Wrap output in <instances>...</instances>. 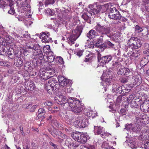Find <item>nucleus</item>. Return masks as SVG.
Returning <instances> with one entry per match:
<instances>
[{
	"label": "nucleus",
	"instance_id": "1",
	"mask_svg": "<svg viewBox=\"0 0 149 149\" xmlns=\"http://www.w3.org/2000/svg\"><path fill=\"white\" fill-rule=\"evenodd\" d=\"M25 44L26 48L31 49L33 56L40 60L43 59V54L38 45L33 44L31 42H26Z\"/></svg>",
	"mask_w": 149,
	"mask_h": 149
},
{
	"label": "nucleus",
	"instance_id": "2",
	"mask_svg": "<svg viewBox=\"0 0 149 149\" xmlns=\"http://www.w3.org/2000/svg\"><path fill=\"white\" fill-rule=\"evenodd\" d=\"M58 81L60 83V86L61 88L62 87H64L65 90L63 89L62 91V93H64L65 96V94L67 93H70L72 92V88L68 86L69 83H71V80L65 78L64 77L62 76H59L58 77Z\"/></svg>",
	"mask_w": 149,
	"mask_h": 149
},
{
	"label": "nucleus",
	"instance_id": "3",
	"mask_svg": "<svg viewBox=\"0 0 149 149\" xmlns=\"http://www.w3.org/2000/svg\"><path fill=\"white\" fill-rule=\"evenodd\" d=\"M82 32V28L80 26H78L75 29L72 30L70 36L67 38V42L71 45L74 43V41L80 35Z\"/></svg>",
	"mask_w": 149,
	"mask_h": 149
},
{
	"label": "nucleus",
	"instance_id": "4",
	"mask_svg": "<svg viewBox=\"0 0 149 149\" xmlns=\"http://www.w3.org/2000/svg\"><path fill=\"white\" fill-rule=\"evenodd\" d=\"M71 136L75 141L81 143H84L87 140V136L79 132H75L71 134Z\"/></svg>",
	"mask_w": 149,
	"mask_h": 149
},
{
	"label": "nucleus",
	"instance_id": "5",
	"mask_svg": "<svg viewBox=\"0 0 149 149\" xmlns=\"http://www.w3.org/2000/svg\"><path fill=\"white\" fill-rule=\"evenodd\" d=\"M127 44L131 49H138L141 47L142 43L137 37H132L128 40Z\"/></svg>",
	"mask_w": 149,
	"mask_h": 149
},
{
	"label": "nucleus",
	"instance_id": "6",
	"mask_svg": "<svg viewBox=\"0 0 149 149\" xmlns=\"http://www.w3.org/2000/svg\"><path fill=\"white\" fill-rule=\"evenodd\" d=\"M96 31L102 35H106L109 38H111V36L110 34L111 32L110 28L106 26H102L99 23H97L95 27Z\"/></svg>",
	"mask_w": 149,
	"mask_h": 149
},
{
	"label": "nucleus",
	"instance_id": "7",
	"mask_svg": "<svg viewBox=\"0 0 149 149\" xmlns=\"http://www.w3.org/2000/svg\"><path fill=\"white\" fill-rule=\"evenodd\" d=\"M111 72L109 70H108L105 72L104 71L102 76L101 77L102 79L103 82L104 86H105V84L107 85H109L111 82L112 78H110Z\"/></svg>",
	"mask_w": 149,
	"mask_h": 149
},
{
	"label": "nucleus",
	"instance_id": "8",
	"mask_svg": "<svg viewBox=\"0 0 149 149\" xmlns=\"http://www.w3.org/2000/svg\"><path fill=\"white\" fill-rule=\"evenodd\" d=\"M101 9V7L100 6H97L96 4H94L93 5H90L87 10L88 12L92 16L99 13L100 12Z\"/></svg>",
	"mask_w": 149,
	"mask_h": 149
},
{
	"label": "nucleus",
	"instance_id": "9",
	"mask_svg": "<svg viewBox=\"0 0 149 149\" xmlns=\"http://www.w3.org/2000/svg\"><path fill=\"white\" fill-rule=\"evenodd\" d=\"M97 55L98 61L102 64V65L108 63L111 60L112 57L110 55L102 56L100 52H97Z\"/></svg>",
	"mask_w": 149,
	"mask_h": 149
},
{
	"label": "nucleus",
	"instance_id": "10",
	"mask_svg": "<svg viewBox=\"0 0 149 149\" xmlns=\"http://www.w3.org/2000/svg\"><path fill=\"white\" fill-rule=\"evenodd\" d=\"M68 102L65 104V105H68L69 109L72 111L73 108H74L75 106L78 105L80 102L79 100L74 97H70L68 100Z\"/></svg>",
	"mask_w": 149,
	"mask_h": 149
},
{
	"label": "nucleus",
	"instance_id": "11",
	"mask_svg": "<svg viewBox=\"0 0 149 149\" xmlns=\"http://www.w3.org/2000/svg\"><path fill=\"white\" fill-rule=\"evenodd\" d=\"M64 94V93H62L61 92L59 94V99H58L56 97L54 98L55 102L62 106H65V104L68 102L67 99H66V97L65 96Z\"/></svg>",
	"mask_w": 149,
	"mask_h": 149
},
{
	"label": "nucleus",
	"instance_id": "12",
	"mask_svg": "<svg viewBox=\"0 0 149 149\" xmlns=\"http://www.w3.org/2000/svg\"><path fill=\"white\" fill-rule=\"evenodd\" d=\"M110 11V13H109V17L110 19H120L121 18V15L115 7L111 9Z\"/></svg>",
	"mask_w": 149,
	"mask_h": 149
},
{
	"label": "nucleus",
	"instance_id": "13",
	"mask_svg": "<svg viewBox=\"0 0 149 149\" xmlns=\"http://www.w3.org/2000/svg\"><path fill=\"white\" fill-rule=\"evenodd\" d=\"M55 73V70L50 69L48 72H45V71H42L40 72V76L41 79L46 80L51 77L50 75L53 74Z\"/></svg>",
	"mask_w": 149,
	"mask_h": 149
},
{
	"label": "nucleus",
	"instance_id": "14",
	"mask_svg": "<svg viewBox=\"0 0 149 149\" xmlns=\"http://www.w3.org/2000/svg\"><path fill=\"white\" fill-rule=\"evenodd\" d=\"M142 97L141 98L139 102L140 104V107L141 110L143 112H146L149 111V104L148 102H146L145 100L142 99Z\"/></svg>",
	"mask_w": 149,
	"mask_h": 149
},
{
	"label": "nucleus",
	"instance_id": "15",
	"mask_svg": "<svg viewBox=\"0 0 149 149\" xmlns=\"http://www.w3.org/2000/svg\"><path fill=\"white\" fill-rule=\"evenodd\" d=\"M49 32L47 33L45 32H42L40 38L41 39L42 42L48 43L51 41V38H49Z\"/></svg>",
	"mask_w": 149,
	"mask_h": 149
},
{
	"label": "nucleus",
	"instance_id": "16",
	"mask_svg": "<svg viewBox=\"0 0 149 149\" xmlns=\"http://www.w3.org/2000/svg\"><path fill=\"white\" fill-rule=\"evenodd\" d=\"M57 83V82L56 81L53 79H50L49 80L48 82L45 85V87L47 90H49L50 88H53L56 85Z\"/></svg>",
	"mask_w": 149,
	"mask_h": 149
},
{
	"label": "nucleus",
	"instance_id": "17",
	"mask_svg": "<svg viewBox=\"0 0 149 149\" xmlns=\"http://www.w3.org/2000/svg\"><path fill=\"white\" fill-rule=\"evenodd\" d=\"M84 113L85 115L88 117H92V118H94L95 117L96 115H97L96 114L97 113V112L95 111H93V110L88 109H86L84 111Z\"/></svg>",
	"mask_w": 149,
	"mask_h": 149
},
{
	"label": "nucleus",
	"instance_id": "18",
	"mask_svg": "<svg viewBox=\"0 0 149 149\" xmlns=\"http://www.w3.org/2000/svg\"><path fill=\"white\" fill-rule=\"evenodd\" d=\"M134 81L133 83L134 85L137 86L139 85L141 82V78L139 74L136 75L133 78Z\"/></svg>",
	"mask_w": 149,
	"mask_h": 149
},
{
	"label": "nucleus",
	"instance_id": "19",
	"mask_svg": "<svg viewBox=\"0 0 149 149\" xmlns=\"http://www.w3.org/2000/svg\"><path fill=\"white\" fill-rule=\"evenodd\" d=\"M130 70L126 68H123L119 69V70L117 72V74L119 75H127L130 72Z\"/></svg>",
	"mask_w": 149,
	"mask_h": 149
},
{
	"label": "nucleus",
	"instance_id": "20",
	"mask_svg": "<svg viewBox=\"0 0 149 149\" xmlns=\"http://www.w3.org/2000/svg\"><path fill=\"white\" fill-rule=\"evenodd\" d=\"M94 130L95 134H99L104 131V128L101 126H95Z\"/></svg>",
	"mask_w": 149,
	"mask_h": 149
},
{
	"label": "nucleus",
	"instance_id": "21",
	"mask_svg": "<svg viewBox=\"0 0 149 149\" xmlns=\"http://www.w3.org/2000/svg\"><path fill=\"white\" fill-rule=\"evenodd\" d=\"M25 84L27 89L29 90L33 91L35 89V85L32 81H29L27 83L26 82Z\"/></svg>",
	"mask_w": 149,
	"mask_h": 149
},
{
	"label": "nucleus",
	"instance_id": "22",
	"mask_svg": "<svg viewBox=\"0 0 149 149\" xmlns=\"http://www.w3.org/2000/svg\"><path fill=\"white\" fill-rule=\"evenodd\" d=\"M81 122L78 125V127L79 128L85 127L86 125V120L84 117H81L80 118Z\"/></svg>",
	"mask_w": 149,
	"mask_h": 149
},
{
	"label": "nucleus",
	"instance_id": "23",
	"mask_svg": "<svg viewBox=\"0 0 149 149\" xmlns=\"http://www.w3.org/2000/svg\"><path fill=\"white\" fill-rule=\"evenodd\" d=\"M47 54V61L50 63L53 62L55 59V56L53 53L52 52H50Z\"/></svg>",
	"mask_w": 149,
	"mask_h": 149
},
{
	"label": "nucleus",
	"instance_id": "24",
	"mask_svg": "<svg viewBox=\"0 0 149 149\" xmlns=\"http://www.w3.org/2000/svg\"><path fill=\"white\" fill-rule=\"evenodd\" d=\"M125 143L127 144L132 148H135L136 147V143L134 141H133L131 140H127Z\"/></svg>",
	"mask_w": 149,
	"mask_h": 149
},
{
	"label": "nucleus",
	"instance_id": "25",
	"mask_svg": "<svg viewBox=\"0 0 149 149\" xmlns=\"http://www.w3.org/2000/svg\"><path fill=\"white\" fill-rule=\"evenodd\" d=\"M97 35L96 31L92 29L89 31L87 34V37L90 39L94 38Z\"/></svg>",
	"mask_w": 149,
	"mask_h": 149
},
{
	"label": "nucleus",
	"instance_id": "26",
	"mask_svg": "<svg viewBox=\"0 0 149 149\" xmlns=\"http://www.w3.org/2000/svg\"><path fill=\"white\" fill-rule=\"evenodd\" d=\"M74 108L72 109V111L75 113H79L80 112L83 110V108L80 103L76 106Z\"/></svg>",
	"mask_w": 149,
	"mask_h": 149
},
{
	"label": "nucleus",
	"instance_id": "27",
	"mask_svg": "<svg viewBox=\"0 0 149 149\" xmlns=\"http://www.w3.org/2000/svg\"><path fill=\"white\" fill-rule=\"evenodd\" d=\"M131 54L132 56H131L130 59H135L136 58L138 57L140 55L139 51L135 50L133 51Z\"/></svg>",
	"mask_w": 149,
	"mask_h": 149
},
{
	"label": "nucleus",
	"instance_id": "28",
	"mask_svg": "<svg viewBox=\"0 0 149 149\" xmlns=\"http://www.w3.org/2000/svg\"><path fill=\"white\" fill-rule=\"evenodd\" d=\"M131 49L130 47H129L126 50L125 52L124 53V55L125 56L128 57H129L131 58V56H132V51H131L130 49Z\"/></svg>",
	"mask_w": 149,
	"mask_h": 149
},
{
	"label": "nucleus",
	"instance_id": "29",
	"mask_svg": "<svg viewBox=\"0 0 149 149\" xmlns=\"http://www.w3.org/2000/svg\"><path fill=\"white\" fill-rule=\"evenodd\" d=\"M134 125H133L132 124H126L125 126V130L129 131L130 132L133 131Z\"/></svg>",
	"mask_w": 149,
	"mask_h": 149
},
{
	"label": "nucleus",
	"instance_id": "30",
	"mask_svg": "<svg viewBox=\"0 0 149 149\" xmlns=\"http://www.w3.org/2000/svg\"><path fill=\"white\" fill-rule=\"evenodd\" d=\"M141 138L145 140L149 139V132H145L144 134L141 135Z\"/></svg>",
	"mask_w": 149,
	"mask_h": 149
},
{
	"label": "nucleus",
	"instance_id": "31",
	"mask_svg": "<svg viewBox=\"0 0 149 149\" xmlns=\"http://www.w3.org/2000/svg\"><path fill=\"white\" fill-rule=\"evenodd\" d=\"M95 47H97L98 48H99L98 49L99 50H97L98 52H102L103 51L104 49L106 48V47L104 45H97V43H96V45H95Z\"/></svg>",
	"mask_w": 149,
	"mask_h": 149
},
{
	"label": "nucleus",
	"instance_id": "32",
	"mask_svg": "<svg viewBox=\"0 0 149 149\" xmlns=\"http://www.w3.org/2000/svg\"><path fill=\"white\" fill-rule=\"evenodd\" d=\"M43 50L44 53L46 54H48L50 52H51L50 51V47L49 45L44 46L43 48Z\"/></svg>",
	"mask_w": 149,
	"mask_h": 149
},
{
	"label": "nucleus",
	"instance_id": "33",
	"mask_svg": "<svg viewBox=\"0 0 149 149\" xmlns=\"http://www.w3.org/2000/svg\"><path fill=\"white\" fill-rule=\"evenodd\" d=\"M112 65V68L115 69L119 68L121 66L120 63L117 62H113Z\"/></svg>",
	"mask_w": 149,
	"mask_h": 149
},
{
	"label": "nucleus",
	"instance_id": "34",
	"mask_svg": "<svg viewBox=\"0 0 149 149\" xmlns=\"http://www.w3.org/2000/svg\"><path fill=\"white\" fill-rule=\"evenodd\" d=\"M21 6L22 9L25 11L26 10L30 11V6L28 4V3L27 4L22 5Z\"/></svg>",
	"mask_w": 149,
	"mask_h": 149
},
{
	"label": "nucleus",
	"instance_id": "35",
	"mask_svg": "<svg viewBox=\"0 0 149 149\" xmlns=\"http://www.w3.org/2000/svg\"><path fill=\"white\" fill-rule=\"evenodd\" d=\"M141 130L140 126L139 125L136 124L135 127L134 126L133 131L138 133Z\"/></svg>",
	"mask_w": 149,
	"mask_h": 149
},
{
	"label": "nucleus",
	"instance_id": "36",
	"mask_svg": "<svg viewBox=\"0 0 149 149\" xmlns=\"http://www.w3.org/2000/svg\"><path fill=\"white\" fill-rule=\"evenodd\" d=\"M56 63L58 64H63L64 63L63 58L60 56L57 57L56 58Z\"/></svg>",
	"mask_w": 149,
	"mask_h": 149
},
{
	"label": "nucleus",
	"instance_id": "37",
	"mask_svg": "<svg viewBox=\"0 0 149 149\" xmlns=\"http://www.w3.org/2000/svg\"><path fill=\"white\" fill-rule=\"evenodd\" d=\"M23 64V61L20 58L17 60V61L15 63V65L17 67H20Z\"/></svg>",
	"mask_w": 149,
	"mask_h": 149
},
{
	"label": "nucleus",
	"instance_id": "38",
	"mask_svg": "<svg viewBox=\"0 0 149 149\" xmlns=\"http://www.w3.org/2000/svg\"><path fill=\"white\" fill-rule=\"evenodd\" d=\"M17 3L21 6L23 5H25L27 4V0H18Z\"/></svg>",
	"mask_w": 149,
	"mask_h": 149
},
{
	"label": "nucleus",
	"instance_id": "39",
	"mask_svg": "<svg viewBox=\"0 0 149 149\" xmlns=\"http://www.w3.org/2000/svg\"><path fill=\"white\" fill-rule=\"evenodd\" d=\"M88 13H85L83 14L81 16L85 20H88L89 18V16L90 15H88V14H90L88 12Z\"/></svg>",
	"mask_w": 149,
	"mask_h": 149
},
{
	"label": "nucleus",
	"instance_id": "40",
	"mask_svg": "<svg viewBox=\"0 0 149 149\" xmlns=\"http://www.w3.org/2000/svg\"><path fill=\"white\" fill-rule=\"evenodd\" d=\"M143 29L142 27L137 25L136 26L135 29V31L137 33L141 32L142 31Z\"/></svg>",
	"mask_w": 149,
	"mask_h": 149
},
{
	"label": "nucleus",
	"instance_id": "41",
	"mask_svg": "<svg viewBox=\"0 0 149 149\" xmlns=\"http://www.w3.org/2000/svg\"><path fill=\"white\" fill-rule=\"evenodd\" d=\"M23 38L22 40L23 41L24 40L25 41L29 40L30 39V35L29 34H24L23 35Z\"/></svg>",
	"mask_w": 149,
	"mask_h": 149
},
{
	"label": "nucleus",
	"instance_id": "42",
	"mask_svg": "<svg viewBox=\"0 0 149 149\" xmlns=\"http://www.w3.org/2000/svg\"><path fill=\"white\" fill-rule=\"evenodd\" d=\"M113 90L114 91H116V93L120 94L122 92V87L121 86H118V88H116V90L114 88Z\"/></svg>",
	"mask_w": 149,
	"mask_h": 149
},
{
	"label": "nucleus",
	"instance_id": "43",
	"mask_svg": "<svg viewBox=\"0 0 149 149\" xmlns=\"http://www.w3.org/2000/svg\"><path fill=\"white\" fill-rule=\"evenodd\" d=\"M102 148H104L105 149H109V148H110L108 143L104 142L102 145Z\"/></svg>",
	"mask_w": 149,
	"mask_h": 149
},
{
	"label": "nucleus",
	"instance_id": "44",
	"mask_svg": "<svg viewBox=\"0 0 149 149\" xmlns=\"http://www.w3.org/2000/svg\"><path fill=\"white\" fill-rule=\"evenodd\" d=\"M52 126L54 127V126L58 127L59 125V124L57 122V121L56 120H54L52 121Z\"/></svg>",
	"mask_w": 149,
	"mask_h": 149
},
{
	"label": "nucleus",
	"instance_id": "45",
	"mask_svg": "<svg viewBox=\"0 0 149 149\" xmlns=\"http://www.w3.org/2000/svg\"><path fill=\"white\" fill-rule=\"evenodd\" d=\"M38 113L39 114L43 115L45 113V111L44 109L40 108L38 110Z\"/></svg>",
	"mask_w": 149,
	"mask_h": 149
},
{
	"label": "nucleus",
	"instance_id": "46",
	"mask_svg": "<svg viewBox=\"0 0 149 149\" xmlns=\"http://www.w3.org/2000/svg\"><path fill=\"white\" fill-rule=\"evenodd\" d=\"M8 13L13 15L15 13V10L14 8L12 7H10V10L8 11Z\"/></svg>",
	"mask_w": 149,
	"mask_h": 149
},
{
	"label": "nucleus",
	"instance_id": "47",
	"mask_svg": "<svg viewBox=\"0 0 149 149\" xmlns=\"http://www.w3.org/2000/svg\"><path fill=\"white\" fill-rule=\"evenodd\" d=\"M135 95L134 94H132L129 95L127 98L128 101L129 102H131L134 98Z\"/></svg>",
	"mask_w": 149,
	"mask_h": 149
},
{
	"label": "nucleus",
	"instance_id": "48",
	"mask_svg": "<svg viewBox=\"0 0 149 149\" xmlns=\"http://www.w3.org/2000/svg\"><path fill=\"white\" fill-rule=\"evenodd\" d=\"M5 5V2L3 0H0V8H3L4 7Z\"/></svg>",
	"mask_w": 149,
	"mask_h": 149
},
{
	"label": "nucleus",
	"instance_id": "49",
	"mask_svg": "<svg viewBox=\"0 0 149 149\" xmlns=\"http://www.w3.org/2000/svg\"><path fill=\"white\" fill-rule=\"evenodd\" d=\"M44 105L45 106H50L52 105V102L47 101L45 103Z\"/></svg>",
	"mask_w": 149,
	"mask_h": 149
},
{
	"label": "nucleus",
	"instance_id": "50",
	"mask_svg": "<svg viewBox=\"0 0 149 149\" xmlns=\"http://www.w3.org/2000/svg\"><path fill=\"white\" fill-rule=\"evenodd\" d=\"M14 36L15 38L18 39H17V40H18V41H19V42H20V41H19V40H20L22 41V39L23 38V37H20L19 35L16 34H14Z\"/></svg>",
	"mask_w": 149,
	"mask_h": 149
},
{
	"label": "nucleus",
	"instance_id": "51",
	"mask_svg": "<svg viewBox=\"0 0 149 149\" xmlns=\"http://www.w3.org/2000/svg\"><path fill=\"white\" fill-rule=\"evenodd\" d=\"M144 147L145 149H149V140L144 144Z\"/></svg>",
	"mask_w": 149,
	"mask_h": 149
},
{
	"label": "nucleus",
	"instance_id": "52",
	"mask_svg": "<svg viewBox=\"0 0 149 149\" xmlns=\"http://www.w3.org/2000/svg\"><path fill=\"white\" fill-rule=\"evenodd\" d=\"M37 105H33L30 109V111L33 112L35 111V109L36 108V107H37Z\"/></svg>",
	"mask_w": 149,
	"mask_h": 149
},
{
	"label": "nucleus",
	"instance_id": "53",
	"mask_svg": "<svg viewBox=\"0 0 149 149\" xmlns=\"http://www.w3.org/2000/svg\"><path fill=\"white\" fill-rule=\"evenodd\" d=\"M83 50H79L77 52V55L78 56L80 57L83 54Z\"/></svg>",
	"mask_w": 149,
	"mask_h": 149
},
{
	"label": "nucleus",
	"instance_id": "54",
	"mask_svg": "<svg viewBox=\"0 0 149 149\" xmlns=\"http://www.w3.org/2000/svg\"><path fill=\"white\" fill-rule=\"evenodd\" d=\"M19 21H24L25 20V17L24 16H19L17 17Z\"/></svg>",
	"mask_w": 149,
	"mask_h": 149
},
{
	"label": "nucleus",
	"instance_id": "55",
	"mask_svg": "<svg viewBox=\"0 0 149 149\" xmlns=\"http://www.w3.org/2000/svg\"><path fill=\"white\" fill-rule=\"evenodd\" d=\"M70 145L72 146L74 149H76L79 146V145L74 143H72Z\"/></svg>",
	"mask_w": 149,
	"mask_h": 149
},
{
	"label": "nucleus",
	"instance_id": "56",
	"mask_svg": "<svg viewBox=\"0 0 149 149\" xmlns=\"http://www.w3.org/2000/svg\"><path fill=\"white\" fill-rule=\"evenodd\" d=\"M120 113L123 115H125L126 112V110L124 109H122L120 111Z\"/></svg>",
	"mask_w": 149,
	"mask_h": 149
},
{
	"label": "nucleus",
	"instance_id": "57",
	"mask_svg": "<svg viewBox=\"0 0 149 149\" xmlns=\"http://www.w3.org/2000/svg\"><path fill=\"white\" fill-rule=\"evenodd\" d=\"M106 43H107V45H108L109 46H110L111 47H113L114 46V45L113 44L111 43L110 41H107L106 42Z\"/></svg>",
	"mask_w": 149,
	"mask_h": 149
},
{
	"label": "nucleus",
	"instance_id": "58",
	"mask_svg": "<svg viewBox=\"0 0 149 149\" xmlns=\"http://www.w3.org/2000/svg\"><path fill=\"white\" fill-rule=\"evenodd\" d=\"M103 36H101L99 39V40H98L97 42V43L98 44L100 43H102L103 41Z\"/></svg>",
	"mask_w": 149,
	"mask_h": 149
},
{
	"label": "nucleus",
	"instance_id": "59",
	"mask_svg": "<svg viewBox=\"0 0 149 149\" xmlns=\"http://www.w3.org/2000/svg\"><path fill=\"white\" fill-rule=\"evenodd\" d=\"M49 143L52 146H53L54 147V148L55 149H56L57 148V145H55V144H54L53 142H49Z\"/></svg>",
	"mask_w": 149,
	"mask_h": 149
},
{
	"label": "nucleus",
	"instance_id": "60",
	"mask_svg": "<svg viewBox=\"0 0 149 149\" xmlns=\"http://www.w3.org/2000/svg\"><path fill=\"white\" fill-rule=\"evenodd\" d=\"M145 49L147 51V52L149 53V45L147 44L145 46Z\"/></svg>",
	"mask_w": 149,
	"mask_h": 149
},
{
	"label": "nucleus",
	"instance_id": "61",
	"mask_svg": "<svg viewBox=\"0 0 149 149\" xmlns=\"http://www.w3.org/2000/svg\"><path fill=\"white\" fill-rule=\"evenodd\" d=\"M49 111H50L51 113H54L55 112H56L57 111L56 110H54L53 108H49Z\"/></svg>",
	"mask_w": 149,
	"mask_h": 149
},
{
	"label": "nucleus",
	"instance_id": "62",
	"mask_svg": "<svg viewBox=\"0 0 149 149\" xmlns=\"http://www.w3.org/2000/svg\"><path fill=\"white\" fill-rule=\"evenodd\" d=\"M81 120H80V118L79 119V120H77L75 121V125H76V126L77 127H78V125L79 124V123H80Z\"/></svg>",
	"mask_w": 149,
	"mask_h": 149
},
{
	"label": "nucleus",
	"instance_id": "63",
	"mask_svg": "<svg viewBox=\"0 0 149 149\" xmlns=\"http://www.w3.org/2000/svg\"><path fill=\"white\" fill-rule=\"evenodd\" d=\"M29 52V51L26 49H25L24 51V54L25 55H27L28 53Z\"/></svg>",
	"mask_w": 149,
	"mask_h": 149
},
{
	"label": "nucleus",
	"instance_id": "64",
	"mask_svg": "<svg viewBox=\"0 0 149 149\" xmlns=\"http://www.w3.org/2000/svg\"><path fill=\"white\" fill-rule=\"evenodd\" d=\"M49 1V4H53L54 3V0H50Z\"/></svg>",
	"mask_w": 149,
	"mask_h": 149
}]
</instances>
